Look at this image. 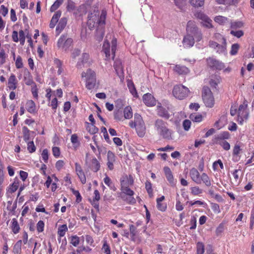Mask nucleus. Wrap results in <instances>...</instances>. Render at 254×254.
<instances>
[{"instance_id": "obj_1", "label": "nucleus", "mask_w": 254, "mask_h": 254, "mask_svg": "<svg viewBox=\"0 0 254 254\" xmlns=\"http://www.w3.org/2000/svg\"><path fill=\"white\" fill-rule=\"evenodd\" d=\"M107 15V11L105 10H102L100 15L98 11H94L88 15L87 24L90 29L95 26V24H97L98 27L96 31V40L100 41L102 40L104 35V26L105 24V20Z\"/></svg>"}, {"instance_id": "obj_2", "label": "nucleus", "mask_w": 254, "mask_h": 254, "mask_svg": "<svg viewBox=\"0 0 254 254\" xmlns=\"http://www.w3.org/2000/svg\"><path fill=\"white\" fill-rule=\"evenodd\" d=\"M154 126L155 130L160 137L169 140L174 139V131L169 127L167 122L158 119L155 120Z\"/></svg>"}, {"instance_id": "obj_3", "label": "nucleus", "mask_w": 254, "mask_h": 254, "mask_svg": "<svg viewBox=\"0 0 254 254\" xmlns=\"http://www.w3.org/2000/svg\"><path fill=\"white\" fill-rule=\"evenodd\" d=\"M129 125L131 128H135L137 135L143 137L146 133V127L141 116L138 114H134V121H130Z\"/></svg>"}, {"instance_id": "obj_4", "label": "nucleus", "mask_w": 254, "mask_h": 254, "mask_svg": "<svg viewBox=\"0 0 254 254\" xmlns=\"http://www.w3.org/2000/svg\"><path fill=\"white\" fill-rule=\"evenodd\" d=\"M117 49V40L113 38L111 41V45L108 41L106 40L103 44L102 51L105 54L107 60L112 58L114 59L115 56V53Z\"/></svg>"}, {"instance_id": "obj_5", "label": "nucleus", "mask_w": 254, "mask_h": 254, "mask_svg": "<svg viewBox=\"0 0 254 254\" xmlns=\"http://www.w3.org/2000/svg\"><path fill=\"white\" fill-rule=\"evenodd\" d=\"M82 77L86 78V87L88 89L94 88L96 84L95 73L94 71L89 69L86 72L81 73Z\"/></svg>"}, {"instance_id": "obj_6", "label": "nucleus", "mask_w": 254, "mask_h": 254, "mask_svg": "<svg viewBox=\"0 0 254 254\" xmlns=\"http://www.w3.org/2000/svg\"><path fill=\"white\" fill-rule=\"evenodd\" d=\"M202 97L206 107L212 108L214 106V99L212 92L208 87L203 88Z\"/></svg>"}, {"instance_id": "obj_7", "label": "nucleus", "mask_w": 254, "mask_h": 254, "mask_svg": "<svg viewBox=\"0 0 254 254\" xmlns=\"http://www.w3.org/2000/svg\"><path fill=\"white\" fill-rule=\"evenodd\" d=\"M189 92V89L182 85H175L173 90L174 96L180 100L183 99L186 97Z\"/></svg>"}, {"instance_id": "obj_8", "label": "nucleus", "mask_w": 254, "mask_h": 254, "mask_svg": "<svg viewBox=\"0 0 254 254\" xmlns=\"http://www.w3.org/2000/svg\"><path fill=\"white\" fill-rule=\"evenodd\" d=\"M248 105L245 102L240 105L238 110V122L240 125H243L245 120H247L249 117V113L247 109Z\"/></svg>"}, {"instance_id": "obj_9", "label": "nucleus", "mask_w": 254, "mask_h": 254, "mask_svg": "<svg viewBox=\"0 0 254 254\" xmlns=\"http://www.w3.org/2000/svg\"><path fill=\"white\" fill-rule=\"evenodd\" d=\"M72 39L67 38L66 35H62L57 42V46L59 49L66 51L71 46L72 43Z\"/></svg>"}, {"instance_id": "obj_10", "label": "nucleus", "mask_w": 254, "mask_h": 254, "mask_svg": "<svg viewBox=\"0 0 254 254\" xmlns=\"http://www.w3.org/2000/svg\"><path fill=\"white\" fill-rule=\"evenodd\" d=\"M85 164L94 172H97L100 169V163L94 157L89 161L86 159Z\"/></svg>"}, {"instance_id": "obj_11", "label": "nucleus", "mask_w": 254, "mask_h": 254, "mask_svg": "<svg viewBox=\"0 0 254 254\" xmlns=\"http://www.w3.org/2000/svg\"><path fill=\"white\" fill-rule=\"evenodd\" d=\"M195 16L201 20V23L203 26L208 28H212V20L205 14L199 12L197 13Z\"/></svg>"}, {"instance_id": "obj_12", "label": "nucleus", "mask_w": 254, "mask_h": 254, "mask_svg": "<svg viewBox=\"0 0 254 254\" xmlns=\"http://www.w3.org/2000/svg\"><path fill=\"white\" fill-rule=\"evenodd\" d=\"M208 65L216 69L221 70L225 67L224 64L221 62L212 58L207 59Z\"/></svg>"}, {"instance_id": "obj_13", "label": "nucleus", "mask_w": 254, "mask_h": 254, "mask_svg": "<svg viewBox=\"0 0 254 254\" xmlns=\"http://www.w3.org/2000/svg\"><path fill=\"white\" fill-rule=\"evenodd\" d=\"M133 184V179L131 176L123 175L121 178V188L129 187Z\"/></svg>"}, {"instance_id": "obj_14", "label": "nucleus", "mask_w": 254, "mask_h": 254, "mask_svg": "<svg viewBox=\"0 0 254 254\" xmlns=\"http://www.w3.org/2000/svg\"><path fill=\"white\" fill-rule=\"evenodd\" d=\"M75 169L77 175L78 176L79 179H80L81 183L82 184H85L86 182V179L85 177V175L84 174V172L82 170V169L78 163H75Z\"/></svg>"}, {"instance_id": "obj_15", "label": "nucleus", "mask_w": 254, "mask_h": 254, "mask_svg": "<svg viewBox=\"0 0 254 254\" xmlns=\"http://www.w3.org/2000/svg\"><path fill=\"white\" fill-rule=\"evenodd\" d=\"M18 85V81L15 75L12 73L8 79L7 88L10 90H14Z\"/></svg>"}, {"instance_id": "obj_16", "label": "nucleus", "mask_w": 254, "mask_h": 254, "mask_svg": "<svg viewBox=\"0 0 254 254\" xmlns=\"http://www.w3.org/2000/svg\"><path fill=\"white\" fill-rule=\"evenodd\" d=\"M143 100L145 104L147 106H154L156 103V101L154 97L149 93H147L143 95Z\"/></svg>"}, {"instance_id": "obj_17", "label": "nucleus", "mask_w": 254, "mask_h": 254, "mask_svg": "<svg viewBox=\"0 0 254 254\" xmlns=\"http://www.w3.org/2000/svg\"><path fill=\"white\" fill-rule=\"evenodd\" d=\"M190 175L191 180L197 184H200V175L198 170L193 168L190 171Z\"/></svg>"}, {"instance_id": "obj_18", "label": "nucleus", "mask_w": 254, "mask_h": 254, "mask_svg": "<svg viewBox=\"0 0 254 254\" xmlns=\"http://www.w3.org/2000/svg\"><path fill=\"white\" fill-rule=\"evenodd\" d=\"M173 70L175 72L180 75H186L188 74L190 71V70L189 69V68L185 65L180 64L175 65Z\"/></svg>"}, {"instance_id": "obj_19", "label": "nucleus", "mask_w": 254, "mask_h": 254, "mask_svg": "<svg viewBox=\"0 0 254 254\" xmlns=\"http://www.w3.org/2000/svg\"><path fill=\"white\" fill-rule=\"evenodd\" d=\"M183 43L185 48H190L194 44V38L192 35L187 34L184 38Z\"/></svg>"}, {"instance_id": "obj_20", "label": "nucleus", "mask_w": 254, "mask_h": 254, "mask_svg": "<svg viewBox=\"0 0 254 254\" xmlns=\"http://www.w3.org/2000/svg\"><path fill=\"white\" fill-rule=\"evenodd\" d=\"M198 31V29L194 21H189L188 22L187 26V31L188 34H190V35H195V33Z\"/></svg>"}, {"instance_id": "obj_21", "label": "nucleus", "mask_w": 254, "mask_h": 254, "mask_svg": "<svg viewBox=\"0 0 254 254\" xmlns=\"http://www.w3.org/2000/svg\"><path fill=\"white\" fill-rule=\"evenodd\" d=\"M24 73V81L27 85H31L35 83L32 79V76L27 69H25Z\"/></svg>"}, {"instance_id": "obj_22", "label": "nucleus", "mask_w": 254, "mask_h": 254, "mask_svg": "<svg viewBox=\"0 0 254 254\" xmlns=\"http://www.w3.org/2000/svg\"><path fill=\"white\" fill-rule=\"evenodd\" d=\"M165 199V196L162 195L161 197L157 198L156 199L157 207L161 211L164 212L167 209V204L163 203L162 201Z\"/></svg>"}, {"instance_id": "obj_23", "label": "nucleus", "mask_w": 254, "mask_h": 254, "mask_svg": "<svg viewBox=\"0 0 254 254\" xmlns=\"http://www.w3.org/2000/svg\"><path fill=\"white\" fill-rule=\"evenodd\" d=\"M20 183V180L17 177H16L14 179V181L13 183L10 185L8 189V191L11 193H12L16 191V190L18 189Z\"/></svg>"}, {"instance_id": "obj_24", "label": "nucleus", "mask_w": 254, "mask_h": 254, "mask_svg": "<svg viewBox=\"0 0 254 254\" xmlns=\"http://www.w3.org/2000/svg\"><path fill=\"white\" fill-rule=\"evenodd\" d=\"M89 58V56L88 54L83 53L81 58L79 59V61L77 63L76 67L78 68H82L84 64L87 63Z\"/></svg>"}, {"instance_id": "obj_25", "label": "nucleus", "mask_w": 254, "mask_h": 254, "mask_svg": "<svg viewBox=\"0 0 254 254\" xmlns=\"http://www.w3.org/2000/svg\"><path fill=\"white\" fill-rule=\"evenodd\" d=\"M226 50V39L222 37V41L221 44H218V46H217L216 49H215L217 53L219 54L224 53Z\"/></svg>"}, {"instance_id": "obj_26", "label": "nucleus", "mask_w": 254, "mask_h": 254, "mask_svg": "<svg viewBox=\"0 0 254 254\" xmlns=\"http://www.w3.org/2000/svg\"><path fill=\"white\" fill-rule=\"evenodd\" d=\"M26 109L30 113H35L36 112V108L34 102L32 100H28L26 103Z\"/></svg>"}, {"instance_id": "obj_27", "label": "nucleus", "mask_w": 254, "mask_h": 254, "mask_svg": "<svg viewBox=\"0 0 254 254\" xmlns=\"http://www.w3.org/2000/svg\"><path fill=\"white\" fill-rule=\"evenodd\" d=\"M164 171L167 180L171 185H174V177L170 169L168 167H165L164 168Z\"/></svg>"}, {"instance_id": "obj_28", "label": "nucleus", "mask_w": 254, "mask_h": 254, "mask_svg": "<svg viewBox=\"0 0 254 254\" xmlns=\"http://www.w3.org/2000/svg\"><path fill=\"white\" fill-rule=\"evenodd\" d=\"M157 114L159 116L166 119H168L170 118V115L168 111L165 108L161 106H158Z\"/></svg>"}, {"instance_id": "obj_29", "label": "nucleus", "mask_w": 254, "mask_h": 254, "mask_svg": "<svg viewBox=\"0 0 254 254\" xmlns=\"http://www.w3.org/2000/svg\"><path fill=\"white\" fill-rule=\"evenodd\" d=\"M61 15V12L60 11H57L54 15L53 16L50 23V27L51 28H54L57 23L58 22L59 18Z\"/></svg>"}, {"instance_id": "obj_30", "label": "nucleus", "mask_w": 254, "mask_h": 254, "mask_svg": "<svg viewBox=\"0 0 254 254\" xmlns=\"http://www.w3.org/2000/svg\"><path fill=\"white\" fill-rule=\"evenodd\" d=\"M200 184L203 183L206 187H210L211 185V181L208 176L205 173L201 174L200 178Z\"/></svg>"}, {"instance_id": "obj_31", "label": "nucleus", "mask_w": 254, "mask_h": 254, "mask_svg": "<svg viewBox=\"0 0 254 254\" xmlns=\"http://www.w3.org/2000/svg\"><path fill=\"white\" fill-rule=\"evenodd\" d=\"M11 223L10 228L12 232L15 234L19 233L20 228L17 219L16 218H13Z\"/></svg>"}, {"instance_id": "obj_32", "label": "nucleus", "mask_w": 254, "mask_h": 254, "mask_svg": "<svg viewBox=\"0 0 254 254\" xmlns=\"http://www.w3.org/2000/svg\"><path fill=\"white\" fill-rule=\"evenodd\" d=\"M66 22L67 20L65 18H62L61 19L56 27V32L58 34H59L64 29L66 26Z\"/></svg>"}, {"instance_id": "obj_33", "label": "nucleus", "mask_w": 254, "mask_h": 254, "mask_svg": "<svg viewBox=\"0 0 254 254\" xmlns=\"http://www.w3.org/2000/svg\"><path fill=\"white\" fill-rule=\"evenodd\" d=\"M114 67L119 75L123 73V67L121 60L115 61Z\"/></svg>"}, {"instance_id": "obj_34", "label": "nucleus", "mask_w": 254, "mask_h": 254, "mask_svg": "<svg viewBox=\"0 0 254 254\" xmlns=\"http://www.w3.org/2000/svg\"><path fill=\"white\" fill-rule=\"evenodd\" d=\"M70 140L73 144V147L75 149H76L80 145V142L78 140L77 134H73L71 135Z\"/></svg>"}, {"instance_id": "obj_35", "label": "nucleus", "mask_w": 254, "mask_h": 254, "mask_svg": "<svg viewBox=\"0 0 254 254\" xmlns=\"http://www.w3.org/2000/svg\"><path fill=\"white\" fill-rule=\"evenodd\" d=\"M67 227L66 225L64 224L60 226L58 228V234L60 237H64L65 232L67 231Z\"/></svg>"}, {"instance_id": "obj_36", "label": "nucleus", "mask_w": 254, "mask_h": 254, "mask_svg": "<svg viewBox=\"0 0 254 254\" xmlns=\"http://www.w3.org/2000/svg\"><path fill=\"white\" fill-rule=\"evenodd\" d=\"M22 241H18L13 247V252L14 254H20L21 251Z\"/></svg>"}, {"instance_id": "obj_37", "label": "nucleus", "mask_w": 254, "mask_h": 254, "mask_svg": "<svg viewBox=\"0 0 254 254\" xmlns=\"http://www.w3.org/2000/svg\"><path fill=\"white\" fill-rule=\"evenodd\" d=\"M241 172V170L239 169H236L234 171L232 174L234 177V181L236 185H238L239 184L241 179L239 177V173Z\"/></svg>"}, {"instance_id": "obj_38", "label": "nucleus", "mask_w": 254, "mask_h": 254, "mask_svg": "<svg viewBox=\"0 0 254 254\" xmlns=\"http://www.w3.org/2000/svg\"><path fill=\"white\" fill-rule=\"evenodd\" d=\"M131 111V108L129 106H127L124 109V113L125 119H129L132 118V113Z\"/></svg>"}, {"instance_id": "obj_39", "label": "nucleus", "mask_w": 254, "mask_h": 254, "mask_svg": "<svg viewBox=\"0 0 254 254\" xmlns=\"http://www.w3.org/2000/svg\"><path fill=\"white\" fill-rule=\"evenodd\" d=\"M190 3L195 7H201L204 5V0H189Z\"/></svg>"}, {"instance_id": "obj_40", "label": "nucleus", "mask_w": 254, "mask_h": 254, "mask_svg": "<svg viewBox=\"0 0 254 254\" xmlns=\"http://www.w3.org/2000/svg\"><path fill=\"white\" fill-rule=\"evenodd\" d=\"M214 21L220 24H225L228 22V20L226 17L219 15L215 17Z\"/></svg>"}, {"instance_id": "obj_41", "label": "nucleus", "mask_w": 254, "mask_h": 254, "mask_svg": "<svg viewBox=\"0 0 254 254\" xmlns=\"http://www.w3.org/2000/svg\"><path fill=\"white\" fill-rule=\"evenodd\" d=\"M217 143L221 145L223 148L225 150H228L230 148V144L224 139H221L220 140H217Z\"/></svg>"}, {"instance_id": "obj_42", "label": "nucleus", "mask_w": 254, "mask_h": 254, "mask_svg": "<svg viewBox=\"0 0 254 254\" xmlns=\"http://www.w3.org/2000/svg\"><path fill=\"white\" fill-rule=\"evenodd\" d=\"M23 139L25 141L27 142L30 139V131L26 127H22Z\"/></svg>"}, {"instance_id": "obj_43", "label": "nucleus", "mask_w": 254, "mask_h": 254, "mask_svg": "<svg viewBox=\"0 0 254 254\" xmlns=\"http://www.w3.org/2000/svg\"><path fill=\"white\" fill-rule=\"evenodd\" d=\"M104 183L107 185L111 190H116V188L112 182L111 179L107 176V175L104 179Z\"/></svg>"}, {"instance_id": "obj_44", "label": "nucleus", "mask_w": 254, "mask_h": 254, "mask_svg": "<svg viewBox=\"0 0 254 254\" xmlns=\"http://www.w3.org/2000/svg\"><path fill=\"white\" fill-rule=\"evenodd\" d=\"M127 86L131 94L134 97H137V92L133 83L131 81H128L127 82Z\"/></svg>"}, {"instance_id": "obj_45", "label": "nucleus", "mask_w": 254, "mask_h": 254, "mask_svg": "<svg viewBox=\"0 0 254 254\" xmlns=\"http://www.w3.org/2000/svg\"><path fill=\"white\" fill-rule=\"evenodd\" d=\"M64 0H56L50 8L51 12L55 11L63 3Z\"/></svg>"}, {"instance_id": "obj_46", "label": "nucleus", "mask_w": 254, "mask_h": 254, "mask_svg": "<svg viewBox=\"0 0 254 254\" xmlns=\"http://www.w3.org/2000/svg\"><path fill=\"white\" fill-rule=\"evenodd\" d=\"M190 118L193 122H200L202 120V116L200 114H191Z\"/></svg>"}, {"instance_id": "obj_47", "label": "nucleus", "mask_w": 254, "mask_h": 254, "mask_svg": "<svg viewBox=\"0 0 254 254\" xmlns=\"http://www.w3.org/2000/svg\"><path fill=\"white\" fill-rule=\"evenodd\" d=\"M191 193L193 195H197L201 194L203 192L202 190L198 187L195 186L190 188Z\"/></svg>"}, {"instance_id": "obj_48", "label": "nucleus", "mask_w": 254, "mask_h": 254, "mask_svg": "<svg viewBox=\"0 0 254 254\" xmlns=\"http://www.w3.org/2000/svg\"><path fill=\"white\" fill-rule=\"evenodd\" d=\"M114 118L118 121H122L123 119L122 110L116 109L114 112Z\"/></svg>"}, {"instance_id": "obj_49", "label": "nucleus", "mask_w": 254, "mask_h": 254, "mask_svg": "<svg viewBox=\"0 0 254 254\" xmlns=\"http://www.w3.org/2000/svg\"><path fill=\"white\" fill-rule=\"evenodd\" d=\"M204 252V245L201 242H198L196 244V254H203Z\"/></svg>"}, {"instance_id": "obj_50", "label": "nucleus", "mask_w": 254, "mask_h": 254, "mask_svg": "<svg viewBox=\"0 0 254 254\" xmlns=\"http://www.w3.org/2000/svg\"><path fill=\"white\" fill-rule=\"evenodd\" d=\"M121 190H122V193H125L126 195H127L129 196H131L133 195L134 193V191L129 188V187L122 188L121 189Z\"/></svg>"}, {"instance_id": "obj_51", "label": "nucleus", "mask_w": 254, "mask_h": 254, "mask_svg": "<svg viewBox=\"0 0 254 254\" xmlns=\"http://www.w3.org/2000/svg\"><path fill=\"white\" fill-rule=\"evenodd\" d=\"M6 55L3 49L0 50V64L2 65L6 62Z\"/></svg>"}, {"instance_id": "obj_52", "label": "nucleus", "mask_w": 254, "mask_h": 254, "mask_svg": "<svg viewBox=\"0 0 254 254\" xmlns=\"http://www.w3.org/2000/svg\"><path fill=\"white\" fill-rule=\"evenodd\" d=\"M116 109L122 110L124 106V102L121 99H117L115 103Z\"/></svg>"}, {"instance_id": "obj_53", "label": "nucleus", "mask_w": 254, "mask_h": 254, "mask_svg": "<svg viewBox=\"0 0 254 254\" xmlns=\"http://www.w3.org/2000/svg\"><path fill=\"white\" fill-rule=\"evenodd\" d=\"M240 46L238 44H233L231 46V49L230 51V54L231 55H235L238 53L239 49Z\"/></svg>"}, {"instance_id": "obj_54", "label": "nucleus", "mask_w": 254, "mask_h": 254, "mask_svg": "<svg viewBox=\"0 0 254 254\" xmlns=\"http://www.w3.org/2000/svg\"><path fill=\"white\" fill-rule=\"evenodd\" d=\"M224 230V224L221 223L216 228L215 233L217 236L221 235Z\"/></svg>"}, {"instance_id": "obj_55", "label": "nucleus", "mask_w": 254, "mask_h": 254, "mask_svg": "<svg viewBox=\"0 0 254 254\" xmlns=\"http://www.w3.org/2000/svg\"><path fill=\"white\" fill-rule=\"evenodd\" d=\"M210 206L213 211L216 214H219L220 213L221 210L220 209L219 205L215 203H211Z\"/></svg>"}, {"instance_id": "obj_56", "label": "nucleus", "mask_w": 254, "mask_h": 254, "mask_svg": "<svg viewBox=\"0 0 254 254\" xmlns=\"http://www.w3.org/2000/svg\"><path fill=\"white\" fill-rule=\"evenodd\" d=\"M70 243L74 247H77L79 244V238L76 236H73L71 237Z\"/></svg>"}, {"instance_id": "obj_57", "label": "nucleus", "mask_w": 254, "mask_h": 254, "mask_svg": "<svg viewBox=\"0 0 254 254\" xmlns=\"http://www.w3.org/2000/svg\"><path fill=\"white\" fill-rule=\"evenodd\" d=\"M179 197V195L178 193L177 194V198H176V209L177 211H182L184 209V206L181 203L180 200L178 199Z\"/></svg>"}, {"instance_id": "obj_58", "label": "nucleus", "mask_w": 254, "mask_h": 254, "mask_svg": "<svg viewBox=\"0 0 254 254\" xmlns=\"http://www.w3.org/2000/svg\"><path fill=\"white\" fill-rule=\"evenodd\" d=\"M243 23L241 21H234L231 22V28L233 29H237L243 27Z\"/></svg>"}, {"instance_id": "obj_59", "label": "nucleus", "mask_w": 254, "mask_h": 254, "mask_svg": "<svg viewBox=\"0 0 254 254\" xmlns=\"http://www.w3.org/2000/svg\"><path fill=\"white\" fill-rule=\"evenodd\" d=\"M42 158L45 163H47L49 158V152L48 149H45L41 154Z\"/></svg>"}, {"instance_id": "obj_60", "label": "nucleus", "mask_w": 254, "mask_h": 254, "mask_svg": "<svg viewBox=\"0 0 254 254\" xmlns=\"http://www.w3.org/2000/svg\"><path fill=\"white\" fill-rule=\"evenodd\" d=\"M27 149L30 153H33L36 150V147L33 141L27 143Z\"/></svg>"}, {"instance_id": "obj_61", "label": "nucleus", "mask_w": 254, "mask_h": 254, "mask_svg": "<svg viewBox=\"0 0 254 254\" xmlns=\"http://www.w3.org/2000/svg\"><path fill=\"white\" fill-rule=\"evenodd\" d=\"M176 5L180 9H182L185 5V0H174Z\"/></svg>"}, {"instance_id": "obj_62", "label": "nucleus", "mask_w": 254, "mask_h": 254, "mask_svg": "<svg viewBox=\"0 0 254 254\" xmlns=\"http://www.w3.org/2000/svg\"><path fill=\"white\" fill-rule=\"evenodd\" d=\"M45 224L42 220H40L37 224V230L39 233L42 232L44 231Z\"/></svg>"}, {"instance_id": "obj_63", "label": "nucleus", "mask_w": 254, "mask_h": 254, "mask_svg": "<svg viewBox=\"0 0 254 254\" xmlns=\"http://www.w3.org/2000/svg\"><path fill=\"white\" fill-rule=\"evenodd\" d=\"M31 92L33 97L37 99L38 97V88L35 83H34V84H33L32 86Z\"/></svg>"}, {"instance_id": "obj_64", "label": "nucleus", "mask_w": 254, "mask_h": 254, "mask_svg": "<svg viewBox=\"0 0 254 254\" xmlns=\"http://www.w3.org/2000/svg\"><path fill=\"white\" fill-rule=\"evenodd\" d=\"M230 34L237 38H240L244 35V32L242 30L234 31L231 30Z\"/></svg>"}]
</instances>
